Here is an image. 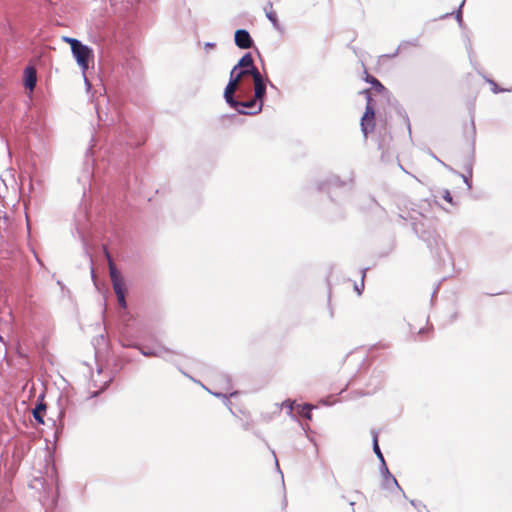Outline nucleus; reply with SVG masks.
<instances>
[{
	"mask_svg": "<svg viewBox=\"0 0 512 512\" xmlns=\"http://www.w3.org/2000/svg\"><path fill=\"white\" fill-rule=\"evenodd\" d=\"M237 67L244 68L243 70H253L256 68L254 66V61L250 53L245 54L238 62Z\"/></svg>",
	"mask_w": 512,
	"mask_h": 512,
	"instance_id": "nucleus-9",
	"label": "nucleus"
},
{
	"mask_svg": "<svg viewBox=\"0 0 512 512\" xmlns=\"http://www.w3.org/2000/svg\"><path fill=\"white\" fill-rule=\"evenodd\" d=\"M373 450H374L375 454L378 456V458L381 461H384L383 455H382L380 447L378 445V436L376 433H374V435H373Z\"/></svg>",
	"mask_w": 512,
	"mask_h": 512,
	"instance_id": "nucleus-15",
	"label": "nucleus"
},
{
	"mask_svg": "<svg viewBox=\"0 0 512 512\" xmlns=\"http://www.w3.org/2000/svg\"><path fill=\"white\" fill-rule=\"evenodd\" d=\"M105 255L108 260L109 274H110L111 281L121 280L122 278H121L120 272L117 270V268L113 262V259L111 258L110 254L107 250H105Z\"/></svg>",
	"mask_w": 512,
	"mask_h": 512,
	"instance_id": "nucleus-8",
	"label": "nucleus"
},
{
	"mask_svg": "<svg viewBox=\"0 0 512 512\" xmlns=\"http://www.w3.org/2000/svg\"><path fill=\"white\" fill-rule=\"evenodd\" d=\"M263 101L257 98L250 99L248 101H238L236 107H233L241 114L254 115L262 110Z\"/></svg>",
	"mask_w": 512,
	"mask_h": 512,
	"instance_id": "nucleus-2",
	"label": "nucleus"
},
{
	"mask_svg": "<svg viewBox=\"0 0 512 512\" xmlns=\"http://www.w3.org/2000/svg\"><path fill=\"white\" fill-rule=\"evenodd\" d=\"M366 81L370 84L373 85V87L377 90V92L381 93V92H384L386 89L385 87L381 84V82L376 79L375 77L371 76V75H368L366 77Z\"/></svg>",
	"mask_w": 512,
	"mask_h": 512,
	"instance_id": "nucleus-12",
	"label": "nucleus"
},
{
	"mask_svg": "<svg viewBox=\"0 0 512 512\" xmlns=\"http://www.w3.org/2000/svg\"><path fill=\"white\" fill-rule=\"evenodd\" d=\"M266 16L274 24V26L278 25L277 15L273 10L272 4L269 5V9H266Z\"/></svg>",
	"mask_w": 512,
	"mask_h": 512,
	"instance_id": "nucleus-14",
	"label": "nucleus"
},
{
	"mask_svg": "<svg viewBox=\"0 0 512 512\" xmlns=\"http://www.w3.org/2000/svg\"><path fill=\"white\" fill-rule=\"evenodd\" d=\"M424 332H429V330H426V331H424V330H419V334L424 333Z\"/></svg>",
	"mask_w": 512,
	"mask_h": 512,
	"instance_id": "nucleus-20",
	"label": "nucleus"
},
{
	"mask_svg": "<svg viewBox=\"0 0 512 512\" xmlns=\"http://www.w3.org/2000/svg\"><path fill=\"white\" fill-rule=\"evenodd\" d=\"M37 83V71L33 66H27L24 70V86L32 92Z\"/></svg>",
	"mask_w": 512,
	"mask_h": 512,
	"instance_id": "nucleus-6",
	"label": "nucleus"
},
{
	"mask_svg": "<svg viewBox=\"0 0 512 512\" xmlns=\"http://www.w3.org/2000/svg\"><path fill=\"white\" fill-rule=\"evenodd\" d=\"M236 69H237V66H235L233 68V70L231 71V79H230L229 83H233L234 86L239 87V84H240L242 78L245 77L246 75H250V72H249V70H241L234 77L233 75H234V72L236 71Z\"/></svg>",
	"mask_w": 512,
	"mask_h": 512,
	"instance_id": "nucleus-10",
	"label": "nucleus"
},
{
	"mask_svg": "<svg viewBox=\"0 0 512 512\" xmlns=\"http://www.w3.org/2000/svg\"><path fill=\"white\" fill-rule=\"evenodd\" d=\"M443 198H444L447 202L452 203V196H451V194H450V192H449V191H445V193H444V195H443Z\"/></svg>",
	"mask_w": 512,
	"mask_h": 512,
	"instance_id": "nucleus-18",
	"label": "nucleus"
},
{
	"mask_svg": "<svg viewBox=\"0 0 512 512\" xmlns=\"http://www.w3.org/2000/svg\"><path fill=\"white\" fill-rule=\"evenodd\" d=\"M249 72L254 82V97L263 101V97L266 92V85L263 81V77L257 68H253V70H249Z\"/></svg>",
	"mask_w": 512,
	"mask_h": 512,
	"instance_id": "nucleus-4",
	"label": "nucleus"
},
{
	"mask_svg": "<svg viewBox=\"0 0 512 512\" xmlns=\"http://www.w3.org/2000/svg\"><path fill=\"white\" fill-rule=\"evenodd\" d=\"M63 42L70 45L71 52L83 73H85L90 64L94 63V53L92 48L82 44L78 39L64 36L62 37Z\"/></svg>",
	"mask_w": 512,
	"mask_h": 512,
	"instance_id": "nucleus-1",
	"label": "nucleus"
},
{
	"mask_svg": "<svg viewBox=\"0 0 512 512\" xmlns=\"http://www.w3.org/2000/svg\"><path fill=\"white\" fill-rule=\"evenodd\" d=\"M311 410H312V407L308 404L302 406L301 410H300V414L307 418V419H311Z\"/></svg>",
	"mask_w": 512,
	"mask_h": 512,
	"instance_id": "nucleus-16",
	"label": "nucleus"
},
{
	"mask_svg": "<svg viewBox=\"0 0 512 512\" xmlns=\"http://www.w3.org/2000/svg\"><path fill=\"white\" fill-rule=\"evenodd\" d=\"M46 410V406L44 404H39L34 410H33V416L34 418L41 424L44 423L43 420V414Z\"/></svg>",
	"mask_w": 512,
	"mask_h": 512,
	"instance_id": "nucleus-11",
	"label": "nucleus"
},
{
	"mask_svg": "<svg viewBox=\"0 0 512 512\" xmlns=\"http://www.w3.org/2000/svg\"><path fill=\"white\" fill-rule=\"evenodd\" d=\"M142 353L145 355V356H156L155 353L153 352H149V351H142Z\"/></svg>",
	"mask_w": 512,
	"mask_h": 512,
	"instance_id": "nucleus-19",
	"label": "nucleus"
},
{
	"mask_svg": "<svg viewBox=\"0 0 512 512\" xmlns=\"http://www.w3.org/2000/svg\"><path fill=\"white\" fill-rule=\"evenodd\" d=\"M113 289L116 295L125 293L123 279L112 281Z\"/></svg>",
	"mask_w": 512,
	"mask_h": 512,
	"instance_id": "nucleus-13",
	"label": "nucleus"
},
{
	"mask_svg": "<svg viewBox=\"0 0 512 512\" xmlns=\"http://www.w3.org/2000/svg\"><path fill=\"white\" fill-rule=\"evenodd\" d=\"M252 39L248 31L239 29L235 32V44L241 49H248L252 46Z\"/></svg>",
	"mask_w": 512,
	"mask_h": 512,
	"instance_id": "nucleus-5",
	"label": "nucleus"
},
{
	"mask_svg": "<svg viewBox=\"0 0 512 512\" xmlns=\"http://www.w3.org/2000/svg\"><path fill=\"white\" fill-rule=\"evenodd\" d=\"M371 98L368 96V102L364 115L361 118V130L366 137L369 132H372L375 127V113L370 104Z\"/></svg>",
	"mask_w": 512,
	"mask_h": 512,
	"instance_id": "nucleus-3",
	"label": "nucleus"
},
{
	"mask_svg": "<svg viewBox=\"0 0 512 512\" xmlns=\"http://www.w3.org/2000/svg\"><path fill=\"white\" fill-rule=\"evenodd\" d=\"M237 89L238 87L234 86L233 83H228L224 91L225 100L232 108L238 104V101L234 99V93Z\"/></svg>",
	"mask_w": 512,
	"mask_h": 512,
	"instance_id": "nucleus-7",
	"label": "nucleus"
},
{
	"mask_svg": "<svg viewBox=\"0 0 512 512\" xmlns=\"http://www.w3.org/2000/svg\"><path fill=\"white\" fill-rule=\"evenodd\" d=\"M116 296H117V299H118L119 304H120L123 308H125V307H126L125 293H123V294H118V295H116Z\"/></svg>",
	"mask_w": 512,
	"mask_h": 512,
	"instance_id": "nucleus-17",
	"label": "nucleus"
}]
</instances>
